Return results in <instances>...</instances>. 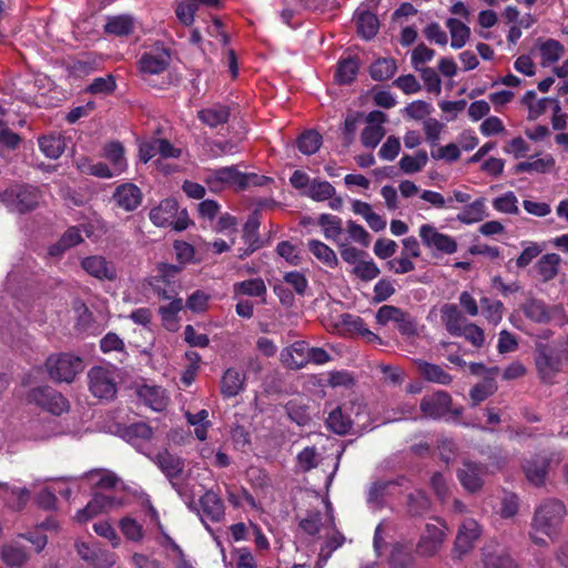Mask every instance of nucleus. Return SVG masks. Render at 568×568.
<instances>
[{"instance_id": "1", "label": "nucleus", "mask_w": 568, "mask_h": 568, "mask_svg": "<svg viewBox=\"0 0 568 568\" xmlns=\"http://www.w3.org/2000/svg\"><path fill=\"white\" fill-rule=\"evenodd\" d=\"M567 510L565 504L556 498H548L536 507L532 520L531 531L529 532L530 539L537 546H547L545 538L538 536L542 534L552 538L557 534Z\"/></svg>"}, {"instance_id": "2", "label": "nucleus", "mask_w": 568, "mask_h": 568, "mask_svg": "<svg viewBox=\"0 0 568 568\" xmlns=\"http://www.w3.org/2000/svg\"><path fill=\"white\" fill-rule=\"evenodd\" d=\"M534 363L540 383L551 386L557 383V375L564 371L565 351L551 343L537 342Z\"/></svg>"}, {"instance_id": "3", "label": "nucleus", "mask_w": 568, "mask_h": 568, "mask_svg": "<svg viewBox=\"0 0 568 568\" xmlns=\"http://www.w3.org/2000/svg\"><path fill=\"white\" fill-rule=\"evenodd\" d=\"M42 199L41 190L29 183L16 182L0 193V202L11 213L20 215L34 211Z\"/></svg>"}, {"instance_id": "4", "label": "nucleus", "mask_w": 568, "mask_h": 568, "mask_svg": "<svg viewBox=\"0 0 568 568\" xmlns=\"http://www.w3.org/2000/svg\"><path fill=\"white\" fill-rule=\"evenodd\" d=\"M419 409L425 418L433 420H457L464 412L462 406L453 405L452 395L443 389L425 395L420 399Z\"/></svg>"}, {"instance_id": "5", "label": "nucleus", "mask_w": 568, "mask_h": 568, "mask_svg": "<svg viewBox=\"0 0 568 568\" xmlns=\"http://www.w3.org/2000/svg\"><path fill=\"white\" fill-rule=\"evenodd\" d=\"M44 365L50 378L57 383H71L84 369L83 359L70 353L52 354Z\"/></svg>"}, {"instance_id": "6", "label": "nucleus", "mask_w": 568, "mask_h": 568, "mask_svg": "<svg viewBox=\"0 0 568 568\" xmlns=\"http://www.w3.org/2000/svg\"><path fill=\"white\" fill-rule=\"evenodd\" d=\"M183 271L181 265L158 263L156 274L148 281L149 286L162 300H171L178 295L180 288L179 275Z\"/></svg>"}, {"instance_id": "7", "label": "nucleus", "mask_w": 568, "mask_h": 568, "mask_svg": "<svg viewBox=\"0 0 568 568\" xmlns=\"http://www.w3.org/2000/svg\"><path fill=\"white\" fill-rule=\"evenodd\" d=\"M27 399L52 415H61L69 409L68 399L50 386H38L28 392Z\"/></svg>"}, {"instance_id": "8", "label": "nucleus", "mask_w": 568, "mask_h": 568, "mask_svg": "<svg viewBox=\"0 0 568 568\" xmlns=\"http://www.w3.org/2000/svg\"><path fill=\"white\" fill-rule=\"evenodd\" d=\"M261 215L258 211L251 213L242 229V240L245 247L237 248V257L245 260L251 256L257 250L264 247L265 242L260 235Z\"/></svg>"}, {"instance_id": "9", "label": "nucleus", "mask_w": 568, "mask_h": 568, "mask_svg": "<svg viewBox=\"0 0 568 568\" xmlns=\"http://www.w3.org/2000/svg\"><path fill=\"white\" fill-rule=\"evenodd\" d=\"M89 389L93 396L101 399H111L116 394V383L111 371L94 366L88 373Z\"/></svg>"}, {"instance_id": "10", "label": "nucleus", "mask_w": 568, "mask_h": 568, "mask_svg": "<svg viewBox=\"0 0 568 568\" xmlns=\"http://www.w3.org/2000/svg\"><path fill=\"white\" fill-rule=\"evenodd\" d=\"M171 63V53L164 47H155L153 50L144 52L138 61V68L143 79L148 75H158L163 73Z\"/></svg>"}, {"instance_id": "11", "label": "nucleus", "mask_w": 568, "mask_h": 568, "mask_svg": "<svg viewBox=\"0 0 568 568\" xmlns=\"http://www.w3.org/2000/svg\"><path fill=\"white\" fill-rule=\"evenodd\" d=\"M480 534L481 529L476 520H464L458 528L457 536L454 542V558L460 559L464 555L468 554L474 548L475 542L480 537Z\"/></svg>"}, {"instance_id": "12", "label": "nucleus", "mask_w": 568, "mask_h": 568, "mask_svg": "<svg viewBox=\"0 0 568 568\" xmlns=\"http://www.w3.org/2000/svg\"><path fill=\"white\" fill-rule=\"evenodd\" d=\"M241 171L235 165L210 169L206 171L204 182L212 192H220L226 186L240 190Z\"/></svg>"}, {"instance_id": "13", "label": "nucleus", "mask_w": 568, "mask_h": 568, "mask_svg": "<svg viewBox=\"0 0 568 568\" xmlns=\"http://www.w3.org/2000/svg\"><path fill=\"white\" fill-rule=\"evenodd\" d=\"M487 474V465L471 460H464L457 470L460 485L469 493H477L484 485V476Z\"/></svg>"}, {"instance_id": "14", "label": "nucleus", "mask_w": 568, "mask_h": 568, "mask_svg": "<svg viewBox=\"0 0 568 568\" xmlns=\"http://www.w3.org/2000/svg\"><path fill=\"white\" fill-rule=\"evenodd\" d=\"M419 236L426 247L436 248L444 254H454L457 251V242L454 237L439 233L430 224H423L419 227Z\"/></svg>"}, {"instance_id": "15", "label": "nucleus", "mask_w": 568, "mask_h": 568, "mask_svg": "<svg viewBox=\"0 0 568 568\" xmlns=\"http://www.w3.org/2000/svg\"><path fill=\"white\" fill-rule=\"evenodd\" d=\"M520 310L529 321L537 324H548L554 315L561 311V307L558 305L549 306L542 300L528 297L521 304Z\"/></svg>"}, {"instance_id": "16", "label": "nucleus", "mask_w": 568, "mask_h": 568, "mask_svg": "<svg viewBox=\"0 0 568 568\" xmlns=\"http://www.w3.org/2000/svg\"><path fill=\"white\" fill-rule=\"evenodd\" d=\"M551 458L547 455L537 454L527 459L523 470L527 480L536 487L545 485L549 471Z\"/></svg>"}, {"instance_id": "17", "label": "nucleus", "mask_w": 568, "mask_h": 568, "mask_svg": "<svg viewBox=\"0 0 568 568\" xmlns=\"http://www.w3.org/2000/svg\"><path fill=\"white\" fill-rule=\"evenodd\" d=\"M445 531L443 528L427 524L425 534L419 538L416 545V551L423 557H433L442 548L445 541Z\"/></svg>"}, {"instance_id": "18", "label": "nucleus", "mask_w": 568, "mask_h": 568, "mask_svg": "<svg viewBox=\"0 0 568 568\" xmlns=\"http://www.w3.org/2000/svg\"><path fill=\"white\" fill-rule=\"evenodd\" d=\"M81 266L88 274L101 281H114L118 277L115 265L103 256L93 255L84 257Z\"/></svg>"}, {"instance_id": "19", "label": "nucleus", "mask_w": 568, "mask_h": 568, "mask_svg": "<svg viewBox=\"0 0 568 568\" xmlns=\"http://www.w3.org/2000/svg\"><path fill=\"white\" fill-rule=\"evenodd\" d=\"M154 462L169 479L172 487L178 489L175 479H178L184 470V460L181 457L171 454L168 449H164L156 454Z\"/></svg>"}, {"instance_id": "20", "label": "nucleus", "mask_w": 568, "mask_h": 568, "mask_svg": "<svg viewBox=\"0 0 568 568\" xmlns=\"http://www.w3.org/2000/svg\"><path fill=\"white\" fill-rule=\"evenodd\" d=\"M142 199L141 190L133 183L121 184L113 193L115 204L126 212L136 210L141 205Z\"/></svg>"}, {"instance_id": "21", "label": "nucleus", "mask_w": 568, "mask_h": 568, "mask_svg": "<svg viewBox=\"0 0 568 568\" xmlns=\"http://www.w3.org/2000/svg\"><path fill=\"white\" fill-rule=\"evenodd\" d=\"M114 505V497L108 496L102 493H95L92 499L87 504V506L78 510L74 518L79 524H84L94 516L112 508Z\"/></svg>"}, {"instance_id": "22", "label": "nucleus", "mask_w": 568, "mask_h": 568, "mask_svg": "<svg viewBox=\"0 0 568 568\" xmlns=\"http://www.w3.org/2000/svg\"><path fill=\"white\" fill-rule=\"evenodd\" d=\"M114 505V497L108 496L102 493H95L92 499L87 504V506L78 510L74 518L79 524H84L94 516L112 508Z\"/></svg>"}, {"instance_id": "23", "label": "nucleus", "mask_w": 568, "mask_h": 568, "mask_svg": "<svg viewBox=\"0 0 568 568\" xmlns=\"http://www.w3.org/2000/svg\"><path fill=\"white\" fill-rule=\"evenodd\" d=\"M414 364L418 374L426 382L444 386L450 385L453 382V376L437 364L429 363L422 358L414 359Z\"/></svg>"}, {"instance_id": "24", "label": "nucleus", "mask_w": 568, "mask_h": 568, "mask_svg": "<svg viewBox=\"0 0 568 568\" xmlns=\"http://www.w3.org/2000/svg\"><path fill=\"white\" fill-rule=\"evenodd\" d=\"M245 373L235 367H229L222 375L220 390L224 398H232L244 390Z\"/></svg>"}, {"instance_id": "25", "label": "nucleus", "mask_w": 568, "mask_h": 568, "mask_svg": "<svg viewBox=\"0 0 568 568\" xmlns=\"http://www.w3.org/2000/svg\"><path fill=\"white\" fill-rule=\"evenodd\" d=\"M200 507L203 516L212 523H220L225 516L223 499L213 490H206L200 497Z\"/></svg>"}, {"instance_id": "26", "label": "nucleus", "mask_w": 568, "mask_h": 568, "mask_svg": "<svg viewBox=\"0 0 568 568\" xmlns=\"http://www.w3.org/2000/svg\"><path fill=\"white\" fill-rule=\"evenodd\" d=\"M178 211L179 203L175 199H164L150 211L149 217L156 226H171L173 219L178 215Z\"/></svg>"}, {"instance_id": "27", "label": "nucleus", "mask_w": 568, "mask_h": 568, "mask_svg": "<svg viewBox=\"0 0 568 568\" xmlns=\"http://www.w3.org/2000/svg\"><path fill=\"white\" fill-rule=\"evenodd\" d=\"M231 111L227 105L212 104L197 111V119L210 128H217L229 122Z\"/></svg>"}, {"instance_id": "28", "label": "nucleus", "mask_w": 568, "mask_h": 568, "mask_svg": "<svg viewBox=\"0 0 568 568\" xmlns=\"http://www.w3.org/2000/svg\"><path fill=\"white\" fill-rule=\"evenodd\" d=\"M359 70L357 57L341 58L336 64L334 80L339 85H348L354 82Z\"/></svg>"}, {"instance_id": "29", "label": "nucleus", "mask_w": 568, "mask_h": 568, "mask_svg": "<svg viewBox=\"0 0 568 568\" xmlns=\"http://www.w3.org/2000/svg\"><path fill=\"white\" fill-rule=\"evenodd\" d=\"M138 395L153 410L161 412L166 407L168 398L161 386L142 385Z\"/></svg>"}, {"instance_id": "30", "label": "nucleus", "mask_w": 568, "mask_h": 568, "mask_svg": "<svg viewBox=\"0 0 568 568\" xmlns=\"http://www.w3.org/2000/svg\"><path fill=\"white\" fill-rule=\"evenodd\" d=\"M357 34L364 40L373 39L379 30L377 16L368 10L359 12L355 17Z\"/></svg>"}, {"instance_id": "31", "label": "nucleus", "mask_w": 568, "mask_h": 568, "mask_svg": "<svg viewBox=\"0 0 568 568\" xmlns=\"http://www.w3.org/2000/svg\"><path fill=\"white\" fill-rule=\"evenodd\" d=\"M442 321L450 335L462 336L464 317L455 304H444L440 310Z\"/></svg>"}, {"instance_id": "32", "label": "nucleus", "mask_w": 568, "mask_h": 568, "mask_svg": "<svg viewBox=\"0 0 568 568\" xmlns=\"http://www.w3.org/2000/svg\"><path fill=\"white\" fill-rule=\"evenodd\" d=\"M134 30V20L129 14L108 17L104 32L114 37L130 36Z\"/></svg>"}, {"instance_id": "33", "label": "nucleus", "mask_w": 568, "mask_h": 568, "mask_svg": "<svg viewBox=\"0 0 568 568\" xmlns=\"http://www.w3.org/2000/svg\"><path fill=\"white\" fill-rule=\"evenodd\" d=\"M486 216H488L486 200L479 197L463 207L462 212L457 214V221L469 225L483 221Z\"/></svg>"}, {"instance_id": "34", "label": "nucleus", "mask_w": 568, "mask_h": 568, "mask_svg": "<svg viewBox=\"0 0 568 568\" xmlns=\"http://www.w3.org/2000/svg\"><path fill=\"white\" fill-rule=\"evenodd\" d=\"M483 556L484 568H518L517 562L505 548L486 550Z\"/></svg>"}, {"instance_id": "35", "label": "nucleus", "mask_w": 568, "mask_h": 568, "mask_svg": "<svg viewBox=\"0 0 568 568\" xmlns=\"http://www.w3.org/2000/svg\"><path fill=\"white\" fill-rule=\"evenodd\" d=\"M326 426L329 430L337 435H346L353 427V420L341 406L334 408L326 418Z\"/></svg>"}, {"instance_id": "36", "label": "nucleus", "mask_w": 568, "mask_h": 568, "mask_svg": "<svg viewBox=\"0 0 568 568\" xmlns=\"http://www.w3.org/2000/svg\"><path fill=\"white\" fill-rule=\"evenodd\" d=\"M560 261V256L556 253L545 254L538 260L535 268L544 283L557 276Z\"/></svg>"}, {"instance_id": "37", "label": "nucleus", "mask_w": 568, "mask_h": 568, "mask_svg": "<svg viewBox=\"0 0 568 568\" xmlns=\"http://www.w3.org/2000/svg\"><path fill=\"white\" fill-rule=\"evenodd\" d=\"M397 63L394 58H378L369 65V75L375 81H385L394 77Z\"/></svg>"}, {"instance_id": "38", "label": "nucleus", "mask_w": 568, "mask_h": 568, "mask_svg": "<svg viewBox=\"0 0 568 568\" xmlns=\"http://www.w3.org/2000/svg\"><path fill=\"white\" fill-rule=\"evenodd\" d=\"M307 246L310 252L327 267L335 268L338 265L335 252L327 244L313 239L308 241Z\"/></svg>"}, {"instance_id": "39", "label": "nucleus", "mask_w": 568, "mask_h": 568, "mask_svg": "<svg viewBox=\"0 0 568 568\" xmlns=\"http://www.w3.org/2000/svg\"><path fill=\"white\" fill-rule=\"evenodd\" d=\"M41 152L49 159H59L65 149L64 139L61 135H45L38 140Z\"/></svg>"}, {"instance_id": "40", "label": "nucleus", "mask_w": 568, "mask_h": 568, "mask_svg": "<svg viewBox=\"0 0 568 568\" xmlns=\"http://www.w3.org/2000/svg\"><path fill=\"white\" fill-rule=\"evenodd\" d=\"M407 513L412 517H422L430 509V499L423 490H415L407 495Z\"/></svg>"}, {"instance_id": "41", "label": "nucleus", "mask_w": 568, "mask_h": 568, "mask_svg": "<svg viewBox=\"0 0 568 568\" xmlns=\"http://www.w3.org/2000/svg\"><path fill=\"white\" fill-rule=\"evenodd\" d=\"M446 27L452 36L450 47L453 49L463 48L470 37V29L456 18L447 19Z\"/></svg>"}, {"instance_id": "42", "label": "nucleus", "mask_w": 568, "mask_h": 568, "mask_svg": "<svg viewBox=\"0 0 568 568\" xmlns=\"http://www.w3.org/2000/svg\"><path fill=\"white\" fill-rule=\"evenodd\" d=\"M555 166V159L548 154L545 158L537 159L535 161H525L517 163L514 169V174H519L523 172H537V173H547Z\"/></svg>"}, {"instance_id": "43", "label": "nucleus", "mask_w": 568, "mask_h": 568, "mask_svg": "<svg viewBox=\"0 0 568 568\" xmlns=\"http://www.w3.org/2000/svg\"><path fill=\"white\" fill-rule=\"evenodd\" d=\"M323 143L322 135L315 130H306L296 140L298 151L305 155L315 154Z\"/></svg>"}, {"instance_id": "44", "label": "nucleus", "mask_w": 568, "mask_h": 568, "mask_svg": "<svg viewBox=\"0 0 568 568\" xmlns=\"http://www.w3.org/2000/svg\"><path fill=\"white\" fill-rule=\"evenodd\" d=\"M104 156L110 161L115 174H120L126 168L124 146L119 141H112L104 146Z\"/></svg>"}, {"instance_id": "45", "label": "nucleus", "mask_w": 568, "mask_h": 568, "mask_svg": "<svg viewBox=\"0 0 568 568\" xmlns=\"http://www.w3.org/2000/svg\"><path fill=\"white\" fill-rule=\"evenodd\" d=\"M428 162V154L425 150H418L415 155L404 154L398 162L400 170L406 174H414L422 171Z\"/></svg>"}, {"instance_id": "46", "label": "nucleus", "mask_w": 568, "mask_h": 568, "mask_svg": "<svg viewBox=\"0 0 568 568\" xmlns=\"http://www.w3.org/2000/svg\"><path fill=\"white\" fill-rule=\"evenodd\" d=\"M317 224L323 229L325 239L335 241L343 232L342 219L328 213L318 216Z\"/></svg>"}, {"instance_id": "47", "label": "nucleus", "mask_w": 568, "mask_h": 568, "mask_svg": "<svg viewBox=\"0 0 568 568\" xmlns=\"http://www.w3.org/2000/svg\"><path fill=\"white\" fill-rule=\"evenodd\" d=\"M414 562V556L408 547L396 542L393 545L389 565L392 568H408Z\"/></svg>"}, {"instance_id": "48", "label": "nucleus", "mask_w": 568, "mask_h": 568, "mask_svg": "<svg viewBox=\"0 0 568 568\" xmlns=\"http://www.w3.org/2000/svg\"><path fill=\"white\" fill-rule=\"evenodd\" d=\"M119 527L128 540L140 542L144 538V528L142 524L132 517H123L119 523Z\"/></svg>"}, {"instance_id": "49", "label": "nucleus", "mask_w": 568, "mask_h": 568, "mask_svg": "<svg viewBox=\"0 0 568 568\" xmlns=\"http://www.w3.org/2000/svg\"><path fill=\"white\" fill-rule=\"evenodd\" d=\"M497 389V385L494 378H485L483 382L477 383L471 387L469 396L474 406L487 399Z\"/></svg>"}, {"instance_id": "50", "label": "nucleus", "mask_w": 568, "mask_h": 568, "mask_svg": "<svg viewBox=\"0 0 568 568\" xmlns=\"http://www.w3.org/2000/svg\"><path fill=\"white\" fill-rule=\"evenodd\" d=\"M1 558L8 566L21 567L28 560V555L21 546L4 545L1 550Z\"/></svg>"}, {"instance_id": "51", "label": "nucleus", "mask_w": 568, "mask_h": 568, "mask_svg": "<svg viewBox=\"0 0 568 568\" xmlns=\"http://www.w3.org/2000/svg\"><path fill=\"white\" fill-rule=\"evenodd\" d=\"M331 361V355L322 347H311L306 359H294L288 366L293 369L305 367L308 363L323 365Z\"/></svg>"}, {"instance_id": "52", "label": "nucleus", "mask_w": 568, "mask_h": 568, "mask_svg": "<svg viewBox=\"0 0 568 568\" xmlns=\"http://www.w3.org/2000/svg\"><path fill=\"white\" fill-rule=\"evenodd\" d=\"M493 207L500 213L505 214H518V199L513 191H508L505 194L497 196L493 200Z\"/></svg>"}, {"instance_id": "53", "label": "nucleus", "mask_w": 568, "mask_h": 568, "mask_svg": "<svg viewBox=\"0 0 568 568\" xmlns=\"http://www.w3.org/2000/svg\"><path fill=\"white\" fill-rule=\"evenodd\" d=\"M153 436V429L152 427L144 423V422H138L128 425L123 429V437L128 442H132L135 439H143V440H150Z\"/></svg>"}, {"instance_id": "54", "label": "nucleus", "mask_w": 568, "mask_h": 568, "mask_svg": "<svg viewBox=\"0 0 568 568\" xmlns=\"http://www.w3.org/2000/svg\"><path fill=\"white\" fill-rule=\"evenodd\" d=\"M307 196L312 200L321 202L328 199L335 194V187L327 181H312L307 191Z\"/></svg>"}, {"instance_id": "55", "label": "nucleus", "mask_w": 568, "mask_h": 568, "mask_svg": "<svg viewBox=\"0 0 568 568\" xmlns=\"http://www.w3.org/2000/svg\"><path fill=\"white\" fill-rule=\"evenodd\" d=\"M235 291L237 293L261 297L266 293V286L262 278H250L235 284Z\"/></svg>"}, {"instance_id": "56", "label": "nucleus", "mask_w": 568, "mask_h": 568, "mask_svg": "<svg viewBox=\"0 0 568 568\" xmlns=\"http://www.w3.org/2000/svg\"><path fill=\"white\" fill-rule=\"evenodd\" d=\"M539 50L544 62L555 63L560 59L564 45L555 39H547L540 44Z\"/></svg>"}, {"instance_id": "57", "label": "nucleus", "mask_w": 568, "mask_h": 568, "mask_svg": "<svg viewBox=\"0 0 568 568\" xmlns=\"http://www.w3.org/2000/svg\"><path fill=\"white\" fill-rule=\"evenodd\" d=\"M484 316L493 324H498L503 318L504 305L500 301H491L488 297L480 298Z\"/></svg>"}, {"instance_id": "58", "label": "nucleus", "mask_w": 568, "mask_h": 568, "mask_svg": "<svg viewBox=\"0 0 568 568\" xmlns=\"http://www.w3.org/2000/svg\"><path fill=\"white\" fill-rule=\"evenodd\" d=\"M115 88L116 83L113 75L108 74L106 77L93 79L85 91L91 94H110L115 90Z\"/></svg>"}, {"instance_id": "59", "label": "nucleus", "mask_w": 568, "mask_h": 568, "mask_svg": "<svg viewBox=\"0 0 568 568\" xmlns=\"http://www.w3.org/2000/svg\"><path fill=\"white\" fill-rule=\"evenodd\" d=\"M385 135V130L382 125H367L361 134V141L365 148L375 149Z\"/></svg>"}, {"instance_id": "60", "label": "nucleus", "mask_w": 568, "mask_h": 568, "mask_svg": "<svg viewBox=\"0 0 568 568\" xmlns=\"http://www.w3.org/2000/svg\"><path fill=\"white\" fill-rule=\"evenodd\" d=\"M197 10V3H195V1L185 0L176 4L175 14L182 24L189 27L194 22Z\"/></svg>"}, {"instance_id": "61", "label": "nucleus", "mask_w": 568, "mask_h": 568, "mask_svg": "<svg viewBox=\"0 0 568 568\" xmlns=\"http://www.w3.org/2000/svg\"><path fill=\"white\" fill-rule=\"evenodd\" d=\"M353 273L362 281L368 282L376 278L381 270L373 260L359 261L355 265Z\"/></svg>"}, {"instance_id": "62", "label": "nucleus", "mask_w": 568, "mask_h": 568, "mask_svg": "<svg viewBox=\"0 0 568 568\" xmlns=\"http://www.w3.org/2000/svg\"><path fill=\"white\" fill-rule=\"evenodd\" d=\"M169 304L162 305L159 308V314L164 323L175 322L179 312L183 308L182 298L173 296Z\"/></svg>"}, {"instance_id": "63", "label": "nucleus", "mask_w": 568, "mask_h": 568, "mask_svg": "<svg viewBox=\"0 0 568 568\" xmlns=\"http://www.w3.org/2000/svg\"><path fill=\"white\" fill-rule=\"evenodd\" d=\"M373 292V302L382 303L395 294V287L389 278L383 277L374 285Z\"/></svg>"}, {"instance_id": "64", "label": "nucleus", "mask_w": 568, "mask_h": 568, "mask_svg": "<svg viewBox=\"0 0 568 568\" xmlns=\"http://www.w3.org/2000/svg\"><path fill=\"white\" fill-rule=\"evenodd\" d=\"M420 75L429 93L438 95L442 92V80L433 68H423Z\"/></svg>"}]
</instances>
